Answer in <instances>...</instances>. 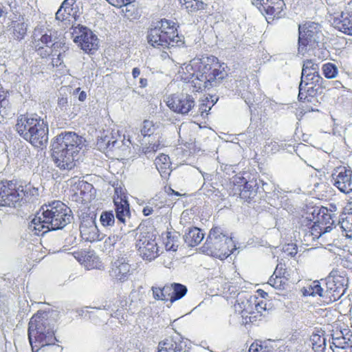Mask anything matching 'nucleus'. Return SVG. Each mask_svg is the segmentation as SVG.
Here are the masks:
<instances>
[{
    "instance_id": "obj_52",
    "label": "nucleus",
    "mask_w": 352,
    "mask_h": 352,
    "mask_svg": "<svg viewBox=\"0 0 352 352\" xmlns=\"http://www.w3.org/2000/svg\"><path fill=\"white\" fill-rule=\"evenodd\" d=\"M309 228L312 231L313 234H317V239H321L322 240V228L319 224H318L316 222H314V224L312 225L311 227Z\"/></svg>"
},
{
    "instance_id": "obj_40",
    "label": "nucleus",
    "mask_w": 352,
    "mask_h": 352,
    "mask_svg": "<svg viewBox=\"0 0 352 352\" xmlns=\"http://www.w3.org/2000/svg\"><path fill=\"white\" fill-rule=\"evenodd\" d=\"M101 224L104 227H111L116 223L115 216L113 211H104L100 218Z\"/></svg>"
},
{
    "instance_id": "obj_26",
    "label": "nucleus",
    "mask_w": 352,
    "mask_h": 352,
    "mask_svg": "<svg viewBox=\"0 0 352 352\" xmlns=\"http://www.w3.org/2000/svg\"><path fill=\"white\" fill-rule=\"evenodd\" d=\"M179 1L189 14L204 10L207 6L201 0H179Z\"/></svg>"
},
{
    "instance_id": "obj_49",
    "label": "nucleus",
    "mask_w": 352,
    "mask_h": 352,
    "mask_svg": "<svg viewBox=\"0 0 352 352\" xmlns=\"http://www.w3.org/2000/svg\"><path fill=\"white\" fill-rule=\"evenodd\" d=\"M268 283L275 289L279 290L284 289V285L285 284V283L283 281L282 278L278 277L277 276L275 278H274L273 276H271Z\"/></svg>"
},
{
    "instance_id": "obj_14",
    "label": "nucleus",
    "mask_w": 352,
    "mask_h": 352,
    "mask_svg": "<svg viewBox=\"0 0 352 352\" xmlns=\"http://www.w3.org/2000/svg\"><path fill=\"white\" fill-rule=\"evenodd\" d=\"M167 105L173 111L187 114L194 107L195 100L193 97L187 94L174 95L167 102Z\"/></svg>"
},
{
    "instance_id": "obj_11",
    "label": "nucleus",
    "mask_w": 352,
    "mask_h": 352,
    "mask_svg": "<svg viewBox=\"0 0 352 352\" xmlns=\"http://www.w3.org/2000/svg\"><path fill=\"white\" fill-rule=\"evenodd\" d=\"M74 41L87 53H91L92 50H96L98 47V38L87 28L79 26L76 28L73 34Z\"/></svg>"
},
{
    "instance_id": "obj_7",
    "label": "nucleus",
    "mask_w": 352,
    "mask_h": 352,
    "mask_svg": "<svg viewBox=\"0 0 352 352\" xmlns=\"http://www.w3.org/2000/svg\"><path fill=\"white\" fill-rule=\"evenodd\" d=\"M298 54L304 56L305 53L318 47L322 32L320 25L314 22L299 25Z\"/></svg>"
},
{
    "instance_id": "obj_3",
    "label": "nucleus",
    "mask_w": 352,
    "mask_h": 352,
    "mask_svg": "<svg viewBox=\"0 0 352 352\" xmlns=\"http://www.w3.org/2000/svg\"><path fill=\"white\" fill-rule=\"evenodd\" d=\"M84 139L74 132H63L54 140L52 146L53 160L60 170H69L75 166L74 157L82 149Z\"/></svg>"
},
{
    "instance_id": "obj_31",
    "label": "nucleus",
    "mask_w": 352,
    "mask_h": 352,
    "mask_svg": "<svg viewBox=\"0 0 352 352\" xmlns=\"http://www.w3.org/2000/svg\"><path fill=\"white\" fill-rule=\"evenodd\" d=\"M319 65L311 60H307L304 62L301 78H306L307 76L319 73Z\"/></svg>"
},
{
    "instance_id": "obj_28",
    "label": "nucleus",
    "mask_w": 352,
    "mask_h": 352,
    "mask_svg": "<svg viewBox=\"0 0 352 352\" xmlns=\"http://www.w3.org/2000/svg\"><path fill=\"white\" fill-rule=\"evenodd\" d=\"M317 212V220L316 223L320 226H327L328 224L333 225V220L332 219L331 214L328 212V210L326 208H321L318 210L314 209L312 214H314Z\"/></svg>"
},
{
    "instance_id": "obj_39",
    "label": "nucleus",
    "mask_w": 352,
    "mask_h": 352,
    "mask_svg": "<svg viewBox=\"0 0 352 352\" xmlns=\"http://www.w3.org/2000/svg\"><path fill=\"white\" fill-rule=\"evenodd\" d=\"M155 164L159 171L169 168L170 166V158L167 155L162 153L155 158Z\"/></svg>"
},
{
    "instance_id": "obj_5",
    "label": "nucleus",
    "mask_w": 352,
    "mask_h": 352,
    "mask_svg": "<svg viewBox=\"0 0 352 352\" xmlns=\"http://www.w3.org/2000/svg\"><path fill=\"white\" fill-rule=\"evenodd\" d=\"M236 250L235 245L231 237L223 233L219 227L210 230L208 236L201 250L205 254L224 260L228 258L233 250Z\"/></svg>"
},
{
    "instance_id": "obj_58",
    "label": "nucleus",
    "mask_w": 352,
    "mask_h": 352,
    "mask_svg": "<svg viewBox=\"0 0 352 352\" xmlns=\"http://www.w3.org/2000/svg\"><path fill=\"white\" fill-rule=\"evenodd\" d=\"M58 106L61 110L65 109L67 106V98L65 97L58 98Z\"/></svg>"
},
{
    "instance_id": "obj_63",
    "label": "nucleus",
    "mask_w": 352,
    "mask_h": 352,
    "mask_svg": "<svg viewBox=\"0 0 352 352\" xmlns=\"http://www.w3.org/2000/svg\"><path fill=\"white\" fill-rule=\"evenodd\" d=\"M116 246L118 247L117 250H118L120 252V256H122V255L126 256L125 250H122V249L124 246V244L122 242L119 241Z\"/></svg>"
},
{
    "instance_id": "obj_18",
    "label": "nucleus",
    "mask_w": 352,
    "mask_h": 352,
    "mask_svg": "<svg viewBox=\"0 0 352 352\" xmlns=\"http://www.w3.org/2000/svg\"><path fill=\"white\" fill-rule=\"evenodd\" d=\"M323 78L320 74H316L306 78H301L300 83H303L305 87H309L311 94H321L322 93L323 87L322 85Z\"/></svg>"
},
{
    "instance_id": "obj_48",
    "label": "nucleus",
    "mask_w": 352,
    "mask_h": 352,
    "mask_svg": "<svg viewBox=\"0 0 352 352\" xmlns=\"http://www.w3.org/2000/svg\"><path fill=\"white\" fill-rule=\"evenodd\" d=\"M303 235V241L306 243L307 245L314 241L317 239V234H313L312 231L307 228L306 229H303L302 230Z\"/></svg>"
},
{
    "instance_id": "obj_16",
    "label": "nucleus",
    "mask_w": 352,
    "mask_h": 352,
    "mask_svg": "<svg viewBox=\"0 0 352 352\" xmlns=\"http://www.w3.org/2000/svg\"><path fill=\"white\" fill-rule=\"evenodd\" d=\"M39 117L37 114L19 116L15 124V129L19 135L26 140L32 129L34 126V124L36 122Z\"/></svg>"
},
{
    "instance_id": "obj_22",
    "label": "nucleus",
    "mask_w": 352,
    "mask_h": 352,
    "mask_svg": "<svg viewBox=\"0 0 352 352\" xmlns=\"http://www.w3.org/2000/svg\"><path fill=\"white\" fill-rule=\"evenodd\" d=\"M75 2L76 0H65L56 13V20L67 25V21H70L69 17L72 16V12L73 11L72 6Z\"/></svg>"
},
{
    "instance_id": "obj_46",
    "label": "nucleus",
    "mask_w": 352,
    "mask_h": 352,
    "mask_svg": "<svg viewBox=\"0 0 352 352\" xmlns=\"http://www.w3.org/2000/svg\"><path fill=\"white\" fill-rule=\"evenodd\" d=\"M121 236L117 234H113L109 236L105 241H104V247L107 250L109 249V251L111 250V248L112 247H115L117 245L118 243L120 241Z\"/></svg>"
},
{
    "instance_id": "obj_4",
    "label": "nucleus",
    "mask_w": 352,
    "mask_h": 352,
    "mask_svg": "<svg viewBox=\"0 0 352 352\" xmlns=\"http://www.w3.org/2000/svg\"><path fill=\"white\" fill-rule=\"evenodd\" d=\"M28 339L32 352L45 346L54 345L57 341L54 323L46 311H38L32 316L28 324Z\"/></svg>"
},
{
    "instance_id": "obj_56",
    "label": "nucleus",
    "mask_w": 352,
    "mask_h": 352,
    "mask_svg": "<svg viewBox=\"0 0 352 352\" xmlns=\"http://www.w3.org/2000/svg\"><path fill=\"white\" fill-rule=\"evenodd\" d=\"M254 305V310L256 309L257 314H260L259 316L262 315V311H265L266 307L265 303H263V302H258V303H253Z\"/></svg>"
},
{
    "instance_id": "obj_44",
    "label": "nucleus",
    "mask_w": 352,
    "mask_h": 352,
    "mask_svg": "<svg viewBox=\"0 0 352 352\" xmlns=\"http://www.w3.org/2000/svg\"><path fill=\"white\" fill-rule=\"evenodd\" d=\"M155 131L154 124L152 121L144 120L143 122V126L141 129V133L144 136H150Z\"/></svg>"
},
{
    "instance_id": "obj_20",
    "label": "nucleus",
    "mask_w": 352,
    "mask_h": 352,
    "mask_svg": "<svg viewBox=\"0 0 352 352\" xmlns=\"http://www.w3.org/2000/svg\"><path fill=\"white\" fill-rule=\"evenodd\" d=\"M160 352H190L186 344L182 341L177 342L173 338H167L159 343Z\"/></svg>"
},
{
    "instance_id": "obj_60",
    "label": "nucleus",
    "mask_w": 352,
    "mask_h": 352,
    "mask_svg": "<svg viewBox=\"0 0 352 352\" xmlns=\"http://www.w3.org/2000/svg\"><path fill=\"white\" fill-rule=\"evenodd\" d=\"M79 187L80 190V193L84 192L85 190H91L92 188V185L87 182H82L79 184Z\"/></svg>"
},
{
    "instance_id": "obj_1",
    "label": "nucleus",
    "mask_w": 352,
    "mask_h": 352,
    "mask_svg": "<svg viewBox=\"0 0 352 352\" xmlns=\"http://www.w3.org/2000/svg\"><path fill=\"white\" fill-rule=\"evenodd\" d=\"M188 76L184 77L192 87V91L199 92L219 84L227 73L218 63V59L212 56L195 58L186 66Z\"/></svg>"
},
{
    "instance_id": "obj_45",
    "label": "nucleus",
    "mask_w": 352,
    "mask_h": 352,
    "mask_svg": "<svg viewBox=\"0 0 352 352\" xmlns=\"http://www.w3.org/2000/svg\"><path fill=\"white\" fill-rule=\"evenodd\" d=\"M98 309L111 311V317H118V309H117V307L111 301L105 302Z\"/></svg>"
},
{
    "instance_id": "obj_35",
    "label": "nucleus",
    "mask_w": 352,
    "mask_h": 352,
    "mask_svg": "<svg viewBox=\"0 0 352 352\" xmlns=\"http://www.w3.org/2000/svg\"><path fill=\"white\" fill-rule=\"evenodd\" d=\"M318 94H311L309 91V89L307 87H305L303 83H300L299 85V94H298V100L300 101H307L308 102H313L316 100L315 96Z\"/></svg>"
},
{
    "instance_id": "obj_19",
    "label": "nucleus",
    "mask_w": 352,
    "mask_h": 352,
    "mask_svg": "<svg viewBox=\"0 0 352 352\" xmlns=\"http://www.w3.org/2000/svg\"><path fill=\"white\" fill-rule=\"evenodd\" d=\"M333 23L338 30L352 36V12H342L340 17L336 19Z\"/></svg>"
},
{
    "instance_id": "obj_33",
    "label": "nucleus",
    "mask_w": 352,
    "mask_h": 352,
    "mask_svg": "<svg viewBox=\"0 0 352 352\" xmlns=\"http://www.w3.org/2000/svg\"><path fill=\"white\" fill-rule=\"evenodd\" d=\"M11 107L6 94L0 91V118H3L10 115Z\"/></svg>"
},
{
    "instance_id": "obj_21",
    "label": "nucleus",
    "mask_w": 352,
    "mask_h": 352,
    "mask_svg": "<svg viewBox=\"0 0 352 352\" xmlns=\"http://www.w3.org/2000/svg\"><path fill=\"white\" fill-rule=\"evenodd\" d=\"M204 236V234L199 228L191 227L186 230L184 240L188 246L195 247L203 240Z\"/></svg>"
},
{
    "instance_id": "obj_2",
    "label": "nucleus",
    "mask_w": 352,
    "mask_h": 352,
    "mask_svg": "<svg viewBox=\"0 0 352 352\" xmlns=\"http://www.w3.org/2000/svg\"><path fill=\"white\" fill-rule=\"evenodd\" d=\"M72 210L60 201H54L43 206L28 224V229L34 234H43L48 231L64 228L72 223Z\"/></svg>"
},
{
    "instance_id": "obj_38",
    "label": "nucleus",
    "mask_w": 352,
    "mask_h": 352,
    "mask_svg": "<svg viewBox=\"0 0 352 352\" xmlns=\"http://www.w3.org/2000/svg\"><path fill=\"white\" fill-rule=\"evenodd\" d=\"M322 73L327 78H335L338 74V67L332 63H327L322 65Z\"/></svg>"
},
{
    "instance_id": "obj_55",
    "label": "nucleus",
    "mask_w": 352,
    "mask_h": 352,
    "mask_svg": "<svg viewBox=\"0 0 352 352\" xmlns=\"http://www.w3.org/2000/svg\"><path fill=\"white\" fill-rule=\"evenodd\" d=\"M268 2H269V0H253L252 1L253 5L257 6L261 12L264 11Z\"/></svg>"
},
{
    "instance_id": "obj_54",
    "label": "nucleus",
    "mask_w": 352,
    "mask_h": 352,
    "mask_svg": "<svg viewBox=\"0 0 352 352\" xmlns=\"http://www.w3.org/2000/svg\"><path fill=\"white\" fill-rule=\"evenodd\" d=\"M28 154H29V150H28V147L22 146L21 148H20L18 150V153H17L16 157L21 158V160L23 161H25L27 160V157L29 156Z\"/></svg>"
},
{
    "instance_id": "obj_36",
    "label": "nucleus",
    "mask_w": 352,
    "mask_h": 352,
    "mask_svg": "<svg viewBox=\"0 0 352 352\" xmlns=\"http://www.w3.org/2000/svg\"><path fill=\"white\" fill-rule=\"evenodd\" d=\"M12 36L16 40H21L27 32V25L24 23L14 22L12 25Z\"/></svg>"
},
{
    "instance_id": "obj_25",
    "label": "nucleus",
    "mask_w": 352,
    "mask_h": 352,
    "mask_svg": "<svg viewBox=\"0 0 352 352\" xmlns=\"http://www.w3.org/2000/svg\"><path fill=\"white\" fill-rule=\"evenodd\" d=\"M284 6L283 0H269L263 12L273 17H279Z\"/></svg>"
},
{
    "instance_id": "obj_10",
    "label": "nucleus",
    "mask_w": 352,
    "mask_h": 352,
    "mask_svg": "<svg viewBox=\"0 0 352 352\" xmlns=\"http://www.w3.org/2000/svg\"><path fill=\"white\" fill-rule=\"evenodd\" d=\"M24 195L23 186H17L13 181L0 183V206L16 207Z\"/></svg>"
},
{
    "instance_id": "obj_6",
    "label": "nucleus",
    "mask_w": 352,
    "mask_h": 352,
    "mask_svg": "<svg viewBox=\"0 0 352 352\" xmlns=\"http://www.w3.org/2000/svg\"><path fill=\"white\" fill-rule=\"evenodd\" d=\"M147 39L148 43L154 47L164 48L178 45L182 41L175 23L165 19H162L156 27L148 31Z\"/></svg>"
},
{
    "instance_id": "obj_23",
    "label": "nucleus",
    "mask_w": 352,
    "mask_h": 352,
    "mask_svg": "<svg viewBox=\"0 0 352 352\" xmlns=\"http://www.w3.org/2000/svg\"><path fill=\"white\" fill-rule=\"evenodd\" d=\"M258 186L256 181L246 182L241 189L240 197L246 201H250L257 194Z\"/></svg>"
},
{
    "instance_id": "obj_24",
    "label": "nucleus",
    "mask_w": 352,
    "mask_h": 352,
    "mask_svg": "<svg viewBox=\"0 0 352 352\" xmlns=\"http://www.w3.org/2000/svg\"><path fill=\"white\" fill-rule=\"evenodd\" d=\"M234 311L239 314H253L254 305L251 300L248 298H242L237 297L235 304L234 305Z\"/></svg>"
},
{
    "instance_id": "obj_53",
    "label": "nucleus",
    "mask_w": 352,
    "mask_h": 352,
    "mask_svg": "<svg viewBox=\"0 0 352 352\" xmlns=\"http://www.w3.org/2000/svg\"><path fill=\"white\" fill-rule=\"evenodd\" d=\"M214 101L212 100V104L210 106H208V104L203 102L199 105V111L201 113V116L204 118V113L207 115V112L210 111L212 107L214 105Z\"/></svg>"
},
{
    "instance_id": "obj_27",
    "label": "nucleus",
    "mask_w": 352,
    "mask_h": 352,
    "mask_svg": "<svg viewBox=\"0 0 352 352\" xmlns=\"http://www.w3.org/2000/svg\"><path fill=\"white\" fill-rule=\"evenodd\" d=\"M168 287H171L170 295L168 296L170 297V300L173 302L175 300L182 298L187 293V287L180 283H173Z\"/></svg>"
},
{
    "instance_id": "obj_8",
    "label": "nucleus",
    "mask_w": 352,
    "mask_h": 352,
    "mask_svg": "<svg viewBox=\"0 0 352 352\" xmlns=\"http://www.w3.org/2000/svg\"><path fill=\"white\" fill-rule=\"evenodd\" d=\"M348 278L345 271L333 270L329 276L322 280L324 285H327V291L330 294V300L332 302L339 300L345 293L348 286Z\"/></svg>"
},
{
    "instance_id": "obj_42",
    "label": "nucleus",
    "mask_w": 352,
    "mask_h": 352,
    "mask_svg": "<svg viewBox=\"0 0 352 352\" xmlns=\"http://www.w3.org/2000/svg\"><path fill=\"white\" fill-rule=\"evenodd\" d=\"M349 340L348 339L346 340V338L344 336H338V337H332V342L330 343V347L333 349V352L335 350L333 349L334 346L335 348L338 349V351L339 349H341L342 351L346 348V345L349 342Z\"/></svg>"
},
{
    "instance_id": "obj_61",
    "label": "nucleus",
    "mask_w": 352,
    "mask_h": 352,
    "mask_svg": "<svg viewBox=\"0 0 352 352\" xmlns=\"http://www.w3.org/2000/svg\"><path fill=\"white\" fill-rule=\"evenodd\" d=\"M250 314H241L242 318V324H248L249 323H252V320H251V317L250 316Z\"/></svg>"
},
{
    "instance_id": "obj_59",
    "label": "nucleus",
    "mask_w": 352,
    "mask_h": 352,
    "mask_svg": "<svg viewBox=\"0 0 352 352\" xmlns=\"http://www.w3.org/2000/svg\"><path fill=\"white\" fill-rule=\"evenodd\" d=\"M76 93H79L78 98V100L80 102H84L86 100V98H87V94L84 91H80V88L76 89L75 91H74V94H76Z\"/></svg>"
},
{
    "instance_id": "obj_12",
    "label": "nucleus",
    "mask_w": 352,
    "mask_h": 352,
    "mask_svg": "<svg viewBox=\"0 0 352 352\" xmlns=\"http://www.w3.org/2000/svg\"><path fill=\"white\" fill-rule=\"evenodd\" d=\"M331 182L340 192L345 194L352 192V171L345 166H339L333 169Z\"/></svg>"
},
{
    "instance_id": "obj_15",
    "label": "nucleus",
    "mask_w": 352,
    "mask_h": 352,
    "mask_svg": "<svg viewBox=\"0 0 352 352\" xmlns=\"http://www.w3.org/2000/svg\"><path fill=\"white\" fill-rule=\"evenodd\" d=\"M132 273L131 265L126 258L119 256L111 266L110 276L117 281L124 283L126 281Z\"/></svg>"
},
{
    "instance_id": "obj_9",
    "label": "nucleus",
    "mask_w": 352,
    "mask_h": 352,
    "mask_svg": "<svg viewBox=\"0 0 352 352\" xmlns=\"http://www.w3.org/2000/svg\"><path fill=\"white\" fill-rule=\"evenodd\" d=\"M135 246L142 259L152 261L160 256V250L155 235L150 232H141L137 239Z\"/></svg>"
},
{
    "instance_id": "obj_41",
    "label": "nucleus",
    "mask_w": 352,
    "mask_h": 352,
    "mask_svg": "<svg viewBox=\"0 0 352 352\" xmlns=\"http://www.w3.org/2000/svg\"><path fill=\"white\" fill-rule=\"evenodd\" d=\"M340 227L346 232V236L352 239V214H349L346 218L340 221Z\"/></svg>"
},
{
    "instance_id": "obj_47",
    "label": "nucleus",
    "mask_w": 352,
    "mask_h": 352,
    "mask_svg": "<svg viewBox=\"0 0 352 352\" xmlns=\"http://www.w3.org/2000/svg\"><path fill=\"white\" fill-rule=\"evenodd\" d=\"M113 140H116L113 136L105 135L98 140V145L101 148H107L111 151V144H113Z\"/></svg>"
},
{
    "instance_id": "obj_43",
    "label": "nucleus",
    "mask_w": 352,
    "mask_h": 352,
    "mask_svg": "<svg viewBox=\"0 0 352 352\" xmlns=\"http://www.w3.org/2000/svg\"><path fill=\"white\" fill-rule=\"evenodd\" d=\"M130 143L129 140H113V144H111V151L120 150L124 151L129 147Z\"/></svg>"
},
{
    "instance_id": "obj_32",
    "label": "nucleus",
    "mask_w": 352,
    "mask_h": 352,
    "mask_svg": "<svg viewBox=\"0 0 352 352\" xmlns=\"http://www.w3.org/2000/svg\"><path fill=\"white\" fill-rule=\"evenodd\" d=\"M324 279L320 280H314L310 284L304 287L302 289V293L304 296H316L317 294L322 292V284Z\"/></svg>"
},
{
    "instance_id": "obj_57",
    "label": "nucleus",
    "mask_w": 352,
    "mask_h": 352,
    "mask_svg": "<svg viewBox=\"0 0 352 352\" xmlns=\"http://www.w3.org/2000/svg\"><path fill=\"white\" fill-rule=\"evenodd\" d=\"M65 47V50H67L68 47L65 46V43H63L61 42H53V43L52 44V52H54V54H56V52H58V48H60V47Z\"/></svg>"
},
{
    "instance_id": "obj_13",
    "label": "nucleus",
    "mask_w": 352,
    "mask_h": 352,
    "mask_svg": "<svg viewBox=\"0 0 352 352\" xmlns=\"http://www.w3.org/2000/svg\"><path fill=\"white\" fill-rule=\"evenodd\" d=\"M34 126L25 140L32 146L41 148L45 146L48 141V124L47 122L39 117Z\"/></svg>"
},
{
    "instance_id": "obj_50",
    "label": "nucleus",
    "mask_w": 352,
    "mask_h": 352,
    "mask_svg": "<svg viewBox=\"0 0 352 352\" xmlns=\"http://www.w3.org/2000/svg\"><path fill=\"white\" fill-rule=\"evenodd\" d=\"M54 41V39H53L51 34H43L40 40H38L37 42L38 43L36 45V47H38V49L43 48L42 46L39 45V42L42 43L43 44L45 45L47 47H49L50 45L52 46V44Z\"/></svg>"
},
{
    "instance_id": "obj_29",
    "label": "nucleus",
    "mask_w": 352,
    "mask_h": 352,
    "mask_svg": "<svg viewBox=\"0 0 352 352\" xmlns=\"http://www.w3.org/2000/svg\"><path fill=\"white\" fill-rule=\"evenodd\" d=\"M179 234L178 232H168L164 242L165 248L168 251H176L179 245Z\"/></svg>"
},
{
    "instance_id": "obj_64",
    "label": "nucleus",
    "mask_w": 352,
    "mask_h": 352,
    "mask_svg": "<svg viewBox=\"0 0 352 352\" xmlns=\"http://www.w3.org/2000/svg\"><path fill=\"white\" fill-rule=\"evenodd\" d=\"M153 211V208L149 207V206H146L143 208L142 212L144 216H148L151 214H152Z\"/></svg>"
},
{
    "instance_id": "obj_30",
    "label": "nucleus",
    "mask_w": 352,
    "mask_h": 352,
    "mask_svg": "<svg viewBox=\"0 0 352 352\" xmlns=\"http://www.w3.org/2000/svg\"><path fill=\"white\" fill-rule=\"evenodd\" d=\"M274 349L270 340L260 341L251 344L249 352H274Z\"/></svg>"
},
{
    "instance_id": "obj_37",
    "label": "nucleus",
    "mask_w": 352,
    "mask_h": 352,
    "mask_svg": "<svg viewBox=\"0 0 352 352\" xmlns=\"http://www.w3.org/2000/svg\"><path fill=\"white\" fill-rule=\"evenodd\" d=\"M153 297L157 300H168V296L170 295L171 287L165 285L163 288L152 287Z\"/></svg>"
},
{
    "instance_id": "obj_34",
    "label": "nucleus",
    "mask_w": 352,
    "mask_h": 352,
    "mask_svg": "<svg viewBox=\"0 0 352 352\" xmlns=\"http://www.w3.org/2000/svg\"><path fill=\"white\" fill-rule=\"evenodd\" d=\"M311 342L316 352H324L326 346V338L324 336L313 334L311 336Z\"/></svg>"
},
{
    "instance_id": "obj_51",
    "label": "nucleus",
    "mask_w": 352,
    "mask_h": 352,
    "mask_svg": "<svg viewBox=\"0 0 352 352\" xmlns=\"http://www.w3.org/2000/svg\"><path fill=\"white\" fill-rule=\"evenodd\" d=\"M327 293H328V294H330V293H329L327 291V285H324V284L322 283V292H319L317 294V296H319L320 298H322L324 302L329 304V303L332 302V300H330V296H329V295H327Z\"/></svg>"
},
{
    "instance_id": "obj_62",
    "label": "nucleus",
    "mask_w": 352,
    "mask_h": 352,
    "mask_svg": "<svg viewBox=\"0 0 352 352\" xmlns=\"http://www.w3.org/2000/svg\"><path fill=\"white\" fill-rule=\"evenodd\" d=\"M289 249H292L290 250V252H289V254L292 256H294L297 253V250L295 247L294 245L293 244H291V245H288L287 247L286 248V249H285V252H287L289 251Z\"/></svg>"
},
{
    "instance_id": "obj_17",
    "label": "nucleus",
    "mask_w": 352,
    "mask_h": 352,
    "mask_svg": "<svg viewBox=\"0 0 352 352\" xmlns=\"http://www.w3.org/2000/svg\"><path fill=\"white\" fill-rule=\"evenodd\" d=\"M113 202L116 206L117 223L124 224L126 219H129L131 215L128 201L118 195L117 197H114Z\"/></svg>"
}]
</instances>
